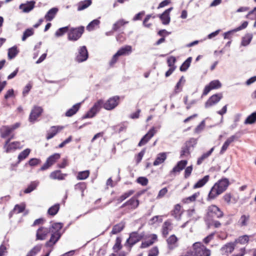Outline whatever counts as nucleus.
Returning a JSON list of instances; mask_svg holds the SVG:
<instances>
[{
    "label": "nucleus",
    "instance_id": "obj_1",
    "mask_svg": "<svg viewBox=\"0 0 256 256\" xmlns=\"http://www.w3.org/2000/svg\"><path fill=\"white\" fill-rule=\"evenodd\" d=\"M229 185L227 178H223L216 183L211 188L208 196V199H214L225 191Z\"/></svg>",
    "mask_w": 256,
    "mask_h": 256
},
{
    "label": "nucleus",
    "instance_id": "obj_2",
    "mask_svg": "<svg viewBox=\"0 0 256 256\" xmlns=\"http://www.w3.org/2000/svg\"><path fill=\"white\" fill-rule=\"evenodd\" d=\"M194 256H210L211 252L201 242H196L192 245Z\"/></svg>",
    "mask_w": 256,
    "mask_h": 256
},
{
    "label": "nucleus",
    "instance_id": "obj_3",
    "mask_svg": "<svg viewBox=\"0 0 256 256\" xmlns=\"http://www.w3.org/2000/svg\"><path fill=\"white\" fill-rule=\"evenodd\" d=\"M224 215L220 210L215 205L209 206L207 209V216L210 218H220Z\"/></svg>",
    "mask_w": 256,
    "mask_h": 256
},
{
    "label": "nucleus",
    "instance_id": "obj_4",
    "mask_svg": "<svg viewBox=\"0 0 256 256\" xmlns=\"http://www.w3.org/2000/svg\"><path fill=\"white\" fill-rule=\"evenodd\" d=\"M84 32V26H80L78 28H72L70 30L68 33V39L70 40H77L80 38Z\"/></svg>",
    "mask_w": 256,
    "mask_h": 256
},
{
    "label": "nucleus",
    "instance_id": "obj_5",
    "mask_svg": "<svg viewBox=\"0 0 256 256\" xmlns=\"http://www.w3.org/2000/svg\"><path fill=\"white\" fill-rule=\"evenodd\" d=\"M120 98L118 96H114L110 98L104 104V108L107 110H112L115 108L118 104Z\"/></svg>",
    "mask_w": 256,
    "mask_h": 256
},
{
    "label": "nucleus",
    "instance_id": "obj_6",
    "mask_svg": "<svg viewBox=\"0 0 256 256\" xmlns=\"http://www.w3.org/2000/svg\"><path fill=\"white\" fill-rule=\"evenodd\" d=\"M10 138L7 140L4 144V148L5 152L7 153L15 150L18 148H20V142H10Z\"/></svg>",
    "mask_w": 256,
    "mask_h": 256
},
{
    "label": "nucleus",
    "instance_id": "obj_7",
    "mask_svg": "<svg viewBox=\"0 0 256 256\" xmlns=\"http://www.w3.org/2000/svg\"><path fill=\"white\" fill-rule=\"evenodd\" d=\"M102 104L103 101L102 100H98L84 116V118H90L94 116L99 111Z\"/></svg>",
    "mask_w": 256,
    "mask_h": 256
},
{
    "label": "nucleus",
    "instance_id": "obj_8",
    "mask_svg": "<svg viewBox=\"0 0 256 256\" xmlns=\"http://www.w3.org/2000/svg\"><path fill=\"white\" fill-rule=\"evenodd\" d=\"M222 98V94H216L211 96L206 102V108H208L217 104Z\"/></svg>",
    "mask_w": 256,
    "mask_h": 256
},
{
    "label": "nucleus",
    "instance_id": "obj_9",
    "mask_svg": "<svg viewBox=\"0 0 256 256\" xmlns=\"http://www.w3.org/2000/svg\"><path fill=\"white\" fill-rule=\"evenodd\" d=\"M222 86V84L218 80H214L212 81L208 85L205 86L204 90L202 95L206 96L212 89H216L220 88Z\"/></svg>",
    "mask_w": 256,
    "mask_h": 256
},
{
    "label": "nucleus",
    "instance_id": "obj_10",
    "mask_svg": "<svg viewBox=\"0 0 256 256\" xmlns=\"http://www.w3.org/2000/svg\"><path fill=\"white\" fill-rule=\"evenodd\" d=\"M236 246L235 242H228L224 245L220 249V252L222 254L228 256L231 254L234 249Z\"/></svg>",
    "mask_w": 256,
    "mask_h": 256
},
{
    "label": "nucleus",
    "instance_id": "obj_11",
    "mask_svg": "<svg viewBox=\"0 0 256 256\" xmlns=\"http://www.w3.org/2000/svg\"><path fill=\"white\" fill-rule=\"evenodd\" d=\"M88 58V52L86 47L82 46L80 47L78 50V54L76 57V60L78 62H82L87 60Z\"/></svg>",
    "mask_w": 256,
    "mask_h": 256
},
{
    "label": "nucleus",
    "instance_id": "obj_12",
    "mask_svg": "<svg viewBox=\"0 0 256 256\" xmlns=\"http://www.w3.org/2000/svg\"><path fill=\"white\" fill-rule=\"evenodd\" d=\"M156 132V130L154 128L150 130L141 139L139 142L138 146H141L146 144L148 140L154 135Z\"/></svg>",
    "mask_w": 256,
    "mask_h": 256
},
{
    "label": "nucleus",
    "instance_id": "obj_13",
    "mask_svg": "<svg viewBox=\"0 0 256 256\" xmlns=\"http://www.w3.org/2000/svg\"><path fill=\"white\" fill-rule=\"evenodd\" d=\"M42 109L40 106H34L30 115L29 120L30 122H34L41 114Z\"/></svg>",
    "mask_w": 256,
    "mask_h": 256
},
{
    "label": "nucleus",
    "instance_id": "obj_14",
    "mask_svg": "<svg viewBox=\"0 0 256 256\" xmlns=\"http://www.w3.org/2000/svg\"><path fill=\"white\" fill-rule=\"evenodd\" d=\"M49 232L50 230L48 228L44 227L40 228L36 232V240H44Z\"/></svg>",
    "mask_w": 256,
    "mask_h": 256
},
{
    "label": "nucleus",
    "instance_id": "obj_15",
    "mask_svg": "<svg viewBox=\"0 0 256 256\" xmlns=\"http://www.w3.org/2000/svg\"><path fill=\"white\" fill-rule=\"evenodd\" d=\"M35 2H27L26 4H21L19 8L24 12H28L31 11L34 7Z\"/></svg>",
    "mask_w": 256,
    "mask_h": 256
},
{
    "label": "nucleus",
    "instance_id": "obj_16",
    "mask_svg": "<svg viewBox=\"0 0 256 256\" xmlns=\"http://www.w3.org/2000/svg\"><path fill=\"white\" fill-rule=\"evenodd\" d=\"M172 8H170L166 10L161 15L160 18L162 20V22L164 24H168L170 22V13L172 10Z\"/></svg>",
    "mask_w": 256,
    "mask_h": 256
},
{
    "label": "nucleus",
    "instance_id": "obj_17",
    "mask_svg": "<svg viewBox=\"0 0 256 256\" xmlns=\"http://www.w3.org/2000/svg\"><path fill=\"white\" fill-rule=\"evenodd\" d=\"M60 232H56L51 236L50 240L46 244V246H52L54 245L60 239Z\"/></svg>",
    "mask_w": 256,
    "mask_h": 256
},
{
    "label": "nucleus",
    "instance_id": "obj_18",
    "mask_svg": "<svg viewBox=\"0 0 256 256\" xmlns=\"http://www.w3.org/2000/svg\"><path fill=\"white\" fill-rule=\"evenodd\" d=\"M178 238L175 235L172 234L166 240L168 248L170 250H173L176 248L178 246Z\"/></svg>",
    "mask_w": 256,
    "mask_h": 256
},
{
    "label": "nucleus",
    "instance_id": "obj_19",
    "mask_svg": "<svg viewBox=\"0 0 256 256\" xmlns=\"http://www.w3.org/2000/svg\"><path fill=\"white\" fill-rule=\"evenodd\" d=\"M142 236L138 235L137 232H132L130 234V238L127 240L126 242L132 246L141 240Z\"/></svg>",
    "mask_w": 256,
    "mask_h": 256
},
{
    "label": "nucleus",
    "instance_id": "obj_20",
    "mask_svg": "<svg viewBox=\"0 0 256 256\" xmlns=\"http://www.w3.org/2000/svg\"><path fill=\"white\" fill-rule=\"evenodd\" d=\"M66 176V174H62L60 170H56L51 172L50 177L52 180H63Z\"/></svg>",
    "mask_w": 256,
    "mask_h": 256
},
{
    "label": "nucleus",
    "instance_id": "obj_21",
    "mask_svg": "<svg viewBox=\"0 0 256 256\" xmlns=\"http://www.w3.org/2000/svg\"><path fill=\"white\" fill-rule=\"evenodd\" d=\"M187 164V160H182L178 162L177 164L173 168L172 172H179L182 170Z\"/></svg>",
    "mask_w": 256,
    "mask_h": 256
},
{
    "label": "nucleus",
    "instance_id": "obj_22",
    "mask_svg": "<svg viewBox=\"0 0 256 256\" xmlns=\"http://www.w3.org/2000/svg\"><path fill=\"white\" fill-rule=\"evenodd\" d=\"M12 132V129L8 126H3L0 128V136L2 138L9 136Z\"/></svg>",
    "mask_w": 256,
    "mask_h": 256
},
{
    "label": "nucleus",
    "instance_id": "obj_23",
    "mask_svg": "<svg viewBox=\"0 0 256 256\" xmlns=\"http://www.w3.org/2000/svg\"><path fill=\"white\" fill-rule=\"evenodd\" d=\"M62 126H54L51 128L50 131L48 133L46 138L48 140L52 138L58 132L62 129Z\"/></svg>",
    "mask_w": 256,
    "mask_h": 256
},
{
    "label": "nucleus",
    "instance_id": "obj_24",
    "mask_svg": "<svg viewBox=\"0 0 256 256\" xmlns=\"http://www.w3.org/2000/svg\"><path fill=\"white\" fill-rule=\"evenodd\" d=\"M58 12V9L54 8L50 10L45 15V18L47 21H51L55 16Z\"/></svg>",
    "mask_w": 256,
    "mask_h": 256
},
{
    "label": "nucleus",
    "instance_id": "obj_25",
    "mask_svg": "<svg viewBox=\"0 0 256 256\" xmlns=\"http://www.w3.org/2000/svg\"><path fill=\"white\" fill-rule=\"evenodd\" d=\"M236 137L235 136H230V138H228L224 142V144L222 148V149L220 152V154H222L227 150L229 145L232 142H233L234 141V140H236Z\"/></svg>",
    "mask_w": 256,
    "mask_h": 256
},
{
    "label": "nucleus",
    "instance_id": "obj_26",
    "mask_svg": "<svg viewBox=\"0 0 256 256\" xmlns=\"http://www.w3.org/2000/svg\"><path fill=\"white\" fill-rule=\"evenodd\" d=\"M166 158V152L160 153L158 154L157 157L154 162V166H158L163 163Z\"/></svg>",
    "mask_w": 256,
    "mask_h": 256
},
{
    "label": "nucleus",
    "instance_id": "obj_27",
    "mask_svg": "<svg viewBox=\"0 0 256 256\" xmlns=\"http://www.w3.org/2000/svg\"><path fill=\"white\" fill-rule=\"evenodd\" d=\"M128 208L130 210H134L138 207L139 205V200L135 197L132 198L128 200Z\"/></svg>",
    "mask_w": 256,
    "mask_h": 256
},
{
    "label": "nucleus",
    "instance_id": "obj_28",
    "mask_svg": "<svg viewBox=\"0 0 256 256\" xmlns=\"http://www.w3.org/2000/svg\"><path fill=\"white\" fill-rule=\"evenodd\" d=\"M132 52V46H126L120 48L116 52V55L120 56L122 55L128 54Z\"/></svg>",
    "mask_w": 256,
    "mask_h": 256
},
{
    "label": "nucleus",
    "instance_id": "obj_29",
    "mask_svg": "<svg viewBox=\"0 0 256 256\" xmlns=\"http://www.w3.org/2000/svg\"><path fill=\"white\" fill-rule=\"evenodd\" d=\"M80 103H78L74 105L73 106L70 108L66 112V116H72L74 114L79 110L80 108Z\"/></svg>",
    "mask_w": 256,
    "mask_h": 256
},
{
    "label": "nucleus",
    "instance_id": "obj_30",
    "mask_svg": "<svg viewBox=\"0 0 256 256\" xmlns=\"http://www.w3.org/2000/svg\"><path fill=\"white\" fill-rule=\"evenodd\" d=\"M157 239V236L156 234H152L151 236V238L144 242H143L141 245L142 248H146L150 245L152 244L154 241Z\"/></svg>",
    "mask_w": 256,
    "mask_h": 256
},
{
    "label": "nucleus",
    "instance_id": "obj_31",
    "mask_svg": "<svg viewBox=\"0 0 256 256\" xmlns=\"http://www.w3.org/2000/svg\"><path fill=\"white\" fill-rule=\"evenodd\" d=\"M214 147L212 148L208 152L204 154L201 156H200L197 160V164L200 165L202 162L206 160L213 152Z\"/></svg>",
    "mask_w": 256,
    "mask_h": 256
},
{
    "label": "nucleus",
    "instance_id": "obj_32",
    "mask_svg": "<svg viewBox=\"0 0 256 256\" xmlns=\"http://www.w3.org/2000/svg\"><path fill=\"white\" fill-rule=\"evenodd\" d=\"M180 209V206L177 204L174 206V209L172 212V215L176 220L180 218L181 215Z\"/></svg>",
    "mask_w": 256,
    "mask_h": 256
},
{
    "label": "nucleus",
    "instance_id": "obj_33",
    "mask_svg": "<svg viewBox=\"0 0 256 256\" xmlns=\"http://www.w3.org/2000/svg\"><path fill=\"white\" fill-rule=\"evenodd\" d=\"M124 227V223L121 222L114 225L112 229L111 233L113 234H116L121 232Z\"/></svg>",
    "mask_w": 256,
    "mask_h": 256
},
{
    "label": "nucleus",
    "instance_id": "obj_34",
    "mask_svg": "<svg viewBox=\"0 0 256 256\" xmlns=\"http://www.w3.org/2000/svg\"><path fill=\"white\" fill-rule=\"evenodd\" d=\"M171 225V222L168 220L164 222L162 226V234L164 236H166L172 230Z\"/></svg>",
    "mask_w": 256,
    "mask_h": 256
},
{
    "label": "nucleus",
    "instance_id": "obj_35",
    "mask_svg": "<svg viewBox=\"0 0 256 256\" xmlns=\"http://www.w3.org/2000/svg\"><path fill=\"white\" fill-rule=\"evenodd\" d=\"M209 180L208 175L204 176L194 186V188H199L203 186Z\"/></svg>",
    "mask_w": 256,
    "mask_h": 256
},
{
    "label": "nucleus",
    "instance_id": "obj_36",
    "mask_svg": "<svg viewBox=\"0 0 256 256\" xmlns=\"http://www.w3.org/2000/svg\"><path fill=\"white\" fill-rule=\"evenodd\" d=\"M91 4V0H85L82 2H80L78 4V10L79 11L84 10L88 8Z\"/></svg>",
    "mask_w": 256,
    "mask_h": 256
},
{
    "label": "nucleus",
    "instance_id": "obj_37",
    "mask_svg": "<svg viewBox=\"0 0 256 256\" xmlns=\"http://www.w3.org/2000/svg\"><path fill=\"white\" fill-rule=\"evenodd\" d=\"M248 25V22H246V21H245L242 24L238 26V28L233 30H232V31H229L227 32H226L224 34V38H228V35L230 34V33L232 32H238V31H239V30H240L242 29H244L245 28H246L247 27Z\"/></svg>",
    "mask_w": 256,
    "mask_h": 256
},
{
    "label": "nucleus",
    "instance_id": "obj_38",
    "mask_svg": "<svg viewBox=\"0 0 256 256\" xmlns=\"http://www.w3.org/2000/svg\"><path fill=\"white\" fill-rule=\"evenodd\" d=\"M39 184L38 181L32 182L28 188L24 190L25 194H28L34 190Z\"/></svg>",
    "mask_w": 256,
    "mask_h": 256
},
{
    "label": "nucleus",
    "instance_id": "obj_39",
    "mask_svg": "<svg viewBox=\"0 0 256 256\" xmlns=\"http://www.w3.org/2000/svg\"><path fill=\"white\" fill-rule=\"evenodd\" d=\"M250 220V216L248 214H244L241 216L238 220V223L241 226H246L248 225V222Z\"/></svg>",
    "mask_w": 256,
    "mask_h": 256
},
{
    "label": "nucleus",
    "instance_id": "obj_40",
    "mask_svg": "<svg viewBox=\"0 0 256 256\" xmlns=\"http://www.w3.org/2000/svg\"><path fill=\"white\" fill-rule=\"evenodd\" d=\"M18 50L16 46H13L8 49V58L11 60L14 58L18 54Z\"/></svg>",
    "mask_w": 256,
    "mask_h": 256
},
{
    "label": "nucleus",
    "instance_id": "obj_41",
    "mask_svg": "<svg viewBox=\"0 0 256 256\" xmlns=\"http://www.w3.org/2000/svg\"><path fill=\"white\" fill-rule=\"evenodd\" d=\"M60 154L56 153L48 157L46 160L52 166L60 158Z\"/></svg>",
    "mask_w": 256,
    "mask_h": 256
},
{
    "label": "nucleus",
    "instance_id": "obj_42",
    "mask_svg": "<svg viewBox=\"0 0 256 256\" xmlns=\"http://www.w3.org/2000/svg\"><path fill=\"white\" fill-rule=\"evenodd\" d=\"M128 22L125 21L124 20L122 19L117 21L116 23H114L113 25L112 30L114 31L117 30L119 28L124 26L125 24H128Z\"/></svg>",
    "mask_w": 256,
    "mask_h": 256
},
{
    "label": "nucleus",
    "instance_id": "obj_43",
    "mask_svg": "<svg viewBox=\"0 0 256 256\" xmlns=\"http://www.w3.org/2000/svg\"><path fill=\"white\" fill-rule=\"evenodd\" d=\"M250 236L248 235H244L241 236H240L234 242L236 244V243H240L241 244H246L248 243L249 241V238Z\"/></svg>",
    "mask_w": 256,
    "mask_h": 256
},
{
    "label": "nucleus",
    "instance_id": "obj_44",
    "mask_svg": "<svg viewBox=\"0 0 256 256\" xmlns=\"http://www.w3.org/2000/svg\"><path fill=\"white\" fill-rule=\"evenodd\" d=\"M60 209V205L58 204H54V206H51L48 210V214L51 216L56 215Z\"/></svg>",
    "mask_w": 256,
    "mask_h": 256
},
{
    "label": "nucleus",
    "instance_id": "obj_45",
    "mask_svg": "<svg viewBox=\"0 0 256 256\" xmlns=\"http://www.w3.org/2000/svg\"><path fill=\"white\" fill-rule=\"evenodd\" d=\"M256 122V112L252 113L246 120L244 123L252 124Z\"/></svg>",
    "mask_w": 256,
    "mask_h": 256
},
{
    "label": "nucleus",
    "instance_id": "obj_46",
    "mask_svg": "<svg viewBox=\"0 0 256 256\" xmlns=\"http://www.w3.org/2000/svg\"><path fill=\"white\" fill-rule=\"evenodd\" d=\"M192 58L189 57L187 60L182 64L180 67V70L182 72L186 71L190 66L192 62Z\"/></svg>",
    "mask_w": 256,
    "mask_h": 256
},
{
    "label": "nucleus",
    "instance_id": "obj_47",
    "mask_svg": "<svg viewBox=\"0 0 256 256\" xmlns=\"http://www.w3.org/2000/svg\"><path fill=\"white\" fill-rule=\"evenodd\" d=\"M200 193L196 192L192 196L184 198L182 202L184 203H188L190 202H194L196 198L199 196Z\"/></svg>",
    "mask_w": 256,
    "mask_h": 256
},
{
    "label": "nucleus",
    "instance_id": "obj_48",
    "mask_svg": "<svg viewBox=\"0 0 256 256\" xmlns=\"http://www.w3.org/2000/svg\"><path fill=\"white\" fill-rule=\"evenodd\" d=\"M41 245H37L34 247L28 253V256H34L36 255L41 250Z\"/></svg>",
    "mask_w": 256,
    "mask_h": 256
},
{
    "label": "nucleus",
    "instance_id": "obj_49",
    "mask_svg": "<svg viewBox=\"0 0 256 256\" xmlns=\"http://www.w3.org/2000/svg\"><path fill=\"white\" fill-rule=\"evenodd\" d=\"M90 175L89 170L80 172L78 173L77 178L80 180H84L88 177Z\"/></svg>",
    "mask_w": 256,
    "mask_h": 256
},
{
    "label": "nucleus",
    "instance_id": "obj_50",
    "mask_svg": "<svg viewBox=\"0 0 256 256\" xmlns=\"http://www.w3.org/2000/svg\"><path fill=\"white\" fill-rule=\"evenodd\" d=\"M134 192V191L133 190H130L128 192H127L125 193H124L123 194H122L121 196H120L118 199V200L119 202H122L123 200L130 196L131 195H132Z\"/></svg>",
    "mask_w": 256,
    "mask_h": 256
},
{
    "label": "nucleus",
    "instance_id": "obj_51",
    "mask_svg": "<svg viewBox=\"0 0 256 256\" xmlns=\"http://www.w3.org/2000/svg\"><path fill=\"white\" fill-rule=\"evenodd\" d=\"M34 34V30L32 28H28L26 29L23 34V36H22V40L25 41L26 40L29 36L33 35Z\"/></svg>",
    "mask_w": 256,
    "mask_h": 256
},
{
    "label": "nucleus",
    "instance_id": "obj_52",
    "mask_svg": "<svg viewBox=\"0 0 256 256\" xmlns=\"http://www.w3.org/2000/svg\"><path fill=\"white\" fill-rule=\"evenodd\" d=\"M30 152V149L26 148L23 150L22 152H21L18 156V158L19 160L20 161L26 158L29 155Z\"/></svg>",
    "mask_w": 256,
    "mask_h": 256
},
{
    "label": "nucleus",
    "instance_id": "obj_53",
    "mask_svg": "<svg viewBox=\"0 0 256 256\" xmlns=\"http://www.w3.org/2000/svg\"><path fill=\"white\" fill-rule=\"evenodd\" d=\"M121 241L120 238L118 237L116 238V243L112 248L114 252H117L122 248Z\"/></svg>",
    "mask_w": 256,
    "mask_h": 256
},
{
    "label": "nucleus",
    "instance_id": "obj_54",
    "mask_svg": "<svg viewBox=\"0 0 256 256\" xmlns=\"http://www.w3.org/2000/svg\"><path fill=\"white\" fill-rule=\"evenodd\" d=\"M184 104L186 106V108L187 110H189L191 108L192 105L194 104L196 102V100H192L190 102H188V96H186L184 98Z\"/></svg>",
    "mask_w": 256,
    "mask_h": 256
},
{
    "label": "nucleus",
    "instance_id": "obj_55",
    "mask_svg": "<svg viewBox=\"0 0 256 256\" xmlns=\"http://www.w3.org/2000/svg\"><path fill=\"white\" fill-rule=\"evenodd\" d=\"M100 24V21L98 20H94L90 22L86 26V30L88 31L94 30L96 26H98Z\"/></svg>",
    "mask_w": 256,
    "mask_h": 256
},
{
    "label": "nucleus",
    "instance_id": "obj_56",
    "mask_svg": "<svg viewBox=\"0 0 256 256\" xmlns=\"http://www.w3.org/2000/svg\"><path fill=\"white\" fill-rule=\"evenodd\" d=\"M68 30V26H65L62 28H59L55 33V36L56 37H59L62 36L64 33H66Z\"/></svg>",
    "mask_w": 256,
    "mask_h": 256
},
{
    "label": "nucleus",
    "instance_id": "obj_57",
    "mask_svg": "<svg viewBox=\"0 0 256 256\" xmlns=\"http://www.w3.org/2000/svg\"><path fill=\"white\" fill-rule=\"evenodd\" d=\"M188 214L190 217L193 219L197 220L199 218V216L197 214L194 209H190L188 210Z\"/></svg>",
    "mask_w": 256,
    "mask_h": 256
},
{
    "label": "nucleus",
    "instance_id": "obj_58",
    "mask_svg": "<svg viewBox=\"0 0 256 256\" xmlns=\"http://www.w3.org/2000/svg\"><path fill=\"white\" fill-rule=\"evenodd\" d=\"M25 208V206L24 204H16L15 206L14 210L17 213L22 212Z\"/></svg>",
    "mask_w": 256,
    "mask_h": 256
},
{
    "label": "nucleus",
    "instance_id": "obj_59",
    "mask_svg": "<svg viewBox=\"0 0 256 256\" xmlns=\"http://www.w3.org/2000/svg\"><path fill=\"white\" fill-rule=\"evenodd\" d=\"M190 154L189 148L188 146H184L182 148L180 152V157L182 158L184 156H188Z\"/></svg>",
    "mask_w": 256,
    "mask_h": 256
},
{
    "label": "nucleus",
    "instance_id": "obj_60",
    "mask_svg": "<svg viewBox=\"0 0 256 256\" xmlns=\"http://www.w3.org/2000/svg\"><path fill=\"white\" fill-rule=\"evenodd\" d=\"M136 181L138 184L144 186H146L148 184V180L145 177H139Z\"/></svg>",
    "mask_w": 256,
    "mask_h": 256
},
{
    "label": "nucleus",
    "instance_id": "obj_61",
    "mask_svg": "<svg viewBox=\"0 0 256 256\" xmlns=\"http://www.w3.org/2000/svg\"><path fill=\"white\" fill-rule=\"evenodd\" d=\"M205 126V122L204 120H202L200 124L196 126L195 128V132L200 133V132L204 129Z\"/></svg>",
    "mask_w": 256,
    "mask_h": 256
},
{
    "label": "nucleus",
    "instance_id": "obj_62",
    "mask_svg": "<svg viewBox=\"0 0 256 256\" xmlns=\"http://www.w3.org/2000/svg\"><path fill=\"white\" fill-rule=\"evenodd\" d=\"M176 61V58L174 56H172L170 57L169 58H168L167 62H168V66H170V68L176 67L174 65Z\"/></svg>",
    "mask_w": 256,
    "mask_h": 256
},
{
    "label": "nucleus",
    "instance_id": "obj_63",
    "mask_svg": "<svg viewBox=\"0 0 256 256\" xmlns=\"http://www.w3.org/2000/svg\"><path fill=\"white\" fill-rule=\"evenodd\" d=\"M158 254V250L156 246L152 248L150 250L148 256H157Z\"/></svg>",
    "mask_w": 256,
    "mask_h": 256
},
{
    "label": "nucleus",
    "instance_id": "obj_64",
    "mask_svg": "<svg viewBox=\"0 0 256 256\" xmlns=\"http://www.w3.org/2000/svg\"><path fill=\"white\" fill-rule=\"evenodd\" d=\"M40 162V160L36 158H31L29 162V164L31 166H35L38 164Z\"/></svg>",
    "mask_w": 256,
    "mask_h": 256
}]
</instances>
